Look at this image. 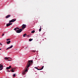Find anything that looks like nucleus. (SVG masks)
Masks as SVG:
<instances>
[{
  "instance_id": "obj_23",
  "label": "nucleus",
  "mask_w": 78,
  "mask_h": 78,
  "mask_svg": "<svg viewBox=\"0 0 78 78\" xmlns=\"http://www.w3.org/2000/svg\"><path fill=\"white\" fill-rule=\"evenodd\" d=\"M9 40H10V39H7V41H9Z\"/></svg>"
},
{
  "instance_id": "obj_12",
  "label": "nucleus",
  "mask_w": 78,
  "mask_h": 78,
  "mask_svg": "<svg viewBox=\"0 0 78 78\" xmlns=\"http://www.w3.org/2000/svg\"><path fill=\"white\" fill-rule=\"evenodd\" d=\"M9 59V58H7V57H5V59L6 60H7V59Z\"/></svg>"
},
{
  "instance_id": "obj_11",
  "label": "nucleus",
  "mask_w": 78,
  "mask_h": 78,
  "mask_svg": "<svg viewBox=\"0 0 78 78\" xmlns=\"http://www.w3.org/2000/svg\"><path fill=\"white\" fill-rule=\"evenodd\" d=\"M10 42H11V41H7V44H9V43H10Z\"/></svg>"
},
{
  "instance_id": "obj_7",
  "label": "nucleus",
  "mask_w": 78,
  "mask_h": 78,
  "mask_svg": "<svg viewBox=\"0 0 78 78\" xmlns=\"http://www.w3.org/2000/svg\"><path fill=\"white\" fill-rule=\"evenodd\" d=\"M11 67V66H10L9 67H7L6 68V69H7V70H8L9 69H10Z\"/></svg>"
},
{
  "instance_id": "obj_26",
  "label": "nucleus",
  "mask_w": 78,
  "mask_h": 78,
  "mask_svg": "<svg viewBox=\"0 0 78 78\" xmlns=\"http://www.w3.org/2000/svg\"><path fill=\"white\" fill-rule=\"evenodd\" d=\"M0 45H1L2 46V43H0Z\"/></svg>"
},
{
  "instance_id": "obj_2",
  "label": "nucleus",
  "mask_w": 78,
  "mask_h": 78,
  "mask_svg": "<svg viewBox=\"0 0 78 78\" xmlns=\"http://www.w3.org/2000/svg\"><path fill=\"white\" fill-rule=\"evenodd\" d=\"M23 30V29H20L18 30H17L16 31V33H21L22 31Z\"/></svg>"
},
{
  "instance_id": "obj_21",
  "label": "nucleus",
  "mask_w": 78,
  "mask_h": 78,
  "mask_svg": "<svg viewBox=\"0 0 78 78\" xmlns=\"http://www.w3.org/2000/svg\"><path fill=\"white\" fill-rule=\"evenodd\" d=\"M10 71H9V70H8V69H7V70H6V72H10Z\"/></svg>"
},
{
  "instance_id": "obj_13",
  "label": "nucleus",
  "mask_w": 78,
  "mask_h": 78,
  "mask_svg": "<svg viewBox=\"0 0 78 78\" xmlns=\"http://www.w3.org/2000/svg\"><path fill=\"white\" fill-rule=\"evenodd\" d=\"M27 35V34H25L23 35V37H25V36Z\"/></svg>"
},
{
  "instance_id": "obj_24",
  "label": "nucleus",
  "mask_w": 78,
  "mask_h": 78,
  "mask_svg": "<svg viewBox=\"0 0 78 78\" xmlns=\"http://www.w3.org/2000/svg\"><path fill=\"white\" fill-rule=\"evenodd\" d=\"M9 24H10V26L11 25H12V23H9Z\"/></svg>"
},
{
  "instance_id": "obj_22",
  "label": "nucleus",
  "mask_w": 78,
  "mask_h": 78,
  "mask_svg": "<svg viewBox=\"0 0 78 78\" xmlns=\"http://www.w3.org/2000/svg\"><path fill=\"white\" fill-rule=\"evenodd\" d=\"M13 77H15L16 76V74H14L13 75Z\"/></svg>"
},
{
  "instance_id": "obj_15",
  "label": "nucleus",
  "mask_w": 78,
  "mask_h": 78,
  "mask_svg": "<svg viewBox=\"0 0 78 78\" xmlns=\"http://www.w3.org/2000/svg\"><path fill=\"white\" fill-rule=\"evenodd\" d=\"M12 22V20L9 21V23H11Z\"/></svg>"
},
{
  "instance_id": "obj_25",
  "label": "nucleus",
  "mask_w": 78,
  "mask_h": 78,
  "mask_svg": "<svg viewBox=\"0 0 78 78\" xmlns=\"http://www.w3.org/2000/svg\"><path fill=\"white\" fill-rule=\"evenodd\" d=\"M16 29H17L18 30L19 29V28H17V27H16Z\"/></svg>"
},
{
  "instance_id": "obj_6",
  "label": "nucleus",
  "mask_w": 78,
  "mask_h": 78,
  "mask_svg": "<svg viewBox=\"0 0 78 78\" xmlns=\"http://www.w3.org/2000/svg\"><path fill=\"white\" fill-rule=\"evenodd\" d=\"M10 17H11V15H8L6 16L5 18L6 19H8V18H9Z\"/></svg>"
},
{
  "instance_id": "obj_9",
  "label": "nucleus",
  "mask_w": 78,
  "mask_h": 78,
  "mask_svg": "<svg viewBox=\"0 0 78 78\" xmlns=\"http://www.w3.org/2000/svg\"><path fill=\"white\" fill-rule=\"evenodd\" d=\"M14 69H15V68H13L12 69V72H14Z\"/></svg>"
},
{
  "instance_id": "obj_4",
  "label": "nucleus",
  "mask_w": 78,
  "mask_h": 78,
  "mask_svg": "<svg viewBox=\"0 0 78 78\" xmlns=\"http://www.w3.org/2000/svg\"><path fill=\"white\" fill-rule=\"evenodd\" d=\"M26 28V25L25 24H23L22 25V29H24Z\"/></svg>"
},
{
  "instance_id": "obj_5",
  "label": "nucleus",
  "mask_w": 78,
  "mask_h": 78,
  "mask_svg": "<svg viewBox=\"0 0 78 78\" xmlns=\"http://www.w3.org/2000/svg\"><path fill=\"white\" fill-rule=\"evenodd\" d=\"M13 47V45H12L11 46H10V47L7 48V49H6V50H8L9 49H10V48H12V47Z\"/></svg>"
},
{
  "instance_id": "obj_27",
  "label": "nucleus",
  "mask_w": 78,
  "mask_h": 78,
  "mask_svg": "<svg viewBox=\"0 0 78 78\" xmlns=\"http://www.w3.org/2000/svg\"><path fill=\"white\" fill-rule=\"evenodd\" d=\"M2 36H4V34H3L2 35Z\"/></svg>"
},
{
  "instance_id": "obj_3",
  "label": "nucleus",
  "mask_w": 78,
  "mask_h": 78,
  "mask_svg": "<svg viewBox=\"0 0 78 78\" xmlns=\"http://www.w3.org/2000/svg\"><path fill=\"white\" fill-rule=\"evenodd\" d=\"M3 65L2 64H0V70H2L3 69Z\"/></svg>"
},
{
  "instance_id": "obj_29",
  "label": "nucleus",
  "mask_w": 78,
  "mask_h": 78,
  "mask_svg": "<svg viewBox=\"0 0 78 78\" xmlns=\"http://www.w3.org/2000/svg\"><path fill=\"white\" fill-rule=\"evenodd\" d=\"M0 50H2V49H1V48H0Z\"/></svg>"
},
{
  "instance_id": "obj_20",
  "label": "nucleus",
  "mask_w": 78,
  "mask_h": 78,
  "mask_svg": "<svg viewBox=\"0 0 78 78\" xmlns=\"http://www.w3.org/2000/svg\"><path fill=\"white\" fill-rule=\"evenodd\" d=\"M23 75H25V71L23 72Z\"/></svg>"
},
{
  "instance_id": "obj_1",
  "label": "nucleus",
  "mask_w": 78,
  "mask_h": 78,
  "mask_svg": "<svg viewBox=\"0 0 78 78\" xmlns=\"http://www.w3.org/2000/svg\"><path fill=\"white\" fill-rule=\"evenodd\" d=\"M33 64L32 60H29L27 65V68H28L30 66V65H31Z\"/></svg>"
},
{
  "instance_id": "obj_8",
  "label": "nucleus",
  "mask_w": 78,
  "mask_h": 78,
  "mask_svg": "<svg viewBox=\"0 0 78 78\" xmlns=\"http://www.w3.org/2000/svg\"><path fill=\"white\" fill-rule=\"evenodd\" d=\"M12 20V22H15V21H16V19H13Z\"/></svg>"
},
{
  "instance_id": "obj_28",
  "label": "nucleus",
  "mask_w": 78,
  "mask_h": 78,
  "mask_svg": "<svg viewBox=\"0 0 78 78\" xmlns=\"http://www.w3.org/2000/svg\"><path fill=\"white\" fill-rule=\"evenodd\" d=\"M8 61H10V60H8Z\"/></svg>"
},
{
  "instance_id": "obj_17",
  "label": "nucleus",
  "mask_w": 78,
  "mask_h": 78,
  "mask_svg": "<svg viewBox=\"0 0 78 78\" xmlns=\"http://www.w3.org/2000/svg\"><path fill=\"white\" fill-rule=\"evenodd\" d=\"M27 69H28L27 68L25 70V72H28V70H27Z\"/></svg>"
},
{
  "instance_id": "obj_19",
  "label": "nucleus",
  "mask_w": 78,
  "mask_h": 78,
  "mask_svg": "<svg viewBox=\"0 0 78 78\" xmlns=\"http://www.w3.org/2000/svg\"><path fill=\"white\" fill-rule=\"evenodd\" d=\"M34 68L36 69H37V70H39V69H38L37 67H35Z\"/></svg>"
},
{
  "instance_id": "obj_14",
  "label": "nucleus",
  "mask_w": 78,
  "mask_h": 78,
  "mask_svg": "<svg viewBox=\"0 0 78 78\" xmlns=\"http://www.w3.org/2000/svg\"><path fill=\"white\" fill-rule=\"evenodd\" d=\"M35 32V31L33 30L32 31L31 33H34Z\"/></svg>"
},
{
  "instance_id": "obj_18",
  "label": "nucleus",
  "mask_w": 78,
  "mask_h": 78,
  "mask_svg": "<svg viewBox=\"0 0 78 78\" xmlns=\"http://www.w3.org/2000/svg\"><path fill=\"white\" fill-rule=\"evenodd\" d=\"M29 41H33V39H29Z\"/></svg>"
},
{
  "instance_id": "obj_10",
  "label": "nucleus",
  "mask_w": 78,
  "mask_h": 78,
  "mask_svg": "<svg viewBox=\"0 0 78 78\" xmlns=\"http://www.w3.org/2000/svg\"><path fill=\"white\" fill-rule=\"evenodd\" d=\"M6 27H9V26H10V25L9 24V23L8 24L6 23Z\"/></svg>"
},
{
  "instance_id": "obj_16",
  "label": "nucleus",
  "mask_w": 78,
  "mask_h": 78,
  "mask_svg": "<svg viewBox=\"0 0 78 78\" xmlns=\"http://www.w3.org/2000/svg\"><path fill=\"white\" fill-rule=\"evenodd\" d=\"M14 30L15 31H16V32H17V28H15V29H14Z\"/></svg>"
}]
</instances>
